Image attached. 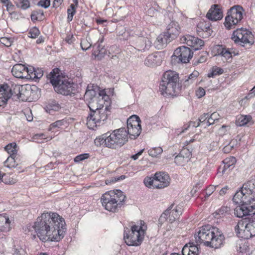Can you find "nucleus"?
Wrapping results in <instances>:
<instances>
[{
  "label": "nucleus",
  "instance_id": "nucleus-1",
  "mask_svg": "<svg viewBox=\"0 0 255 255\" xmlns=\"http://www.w3.org/2000/svg\"><path fill=\"white\" fill-rule=\"evenodd\" d=\"M37 236L43 242H58L66 231L65 220L56 213H44L38 217L33 226Z\"/></svg>",
  "mask_w": 255,
  "mask_h": 255
},
{
  "label": "nucleus",
  "instance_id": "nucleus-2",
  "mask_svg": "<svg viewBox=\"0 0 255 255\" xmlns=\"http://www.w3.org/2000/svg\"><path fill=\"white\" fill-rule=\"evenodd\" d=\"M196 242L203 244L211 248L217 249L221 247L224 239V236L217 228L207 225L200 228L195 235Z\"/></svg>",
  "mask_w": 255,
  "mask_h": 255
},
{
  "label": "nucleus",
  "instance_id": "nucleus-3",
  "mask_svg": "<svg viewBox=\"0 0 255 255\" xmlns=\"http://www.w3.org/2000/svg\"><path fill=\"white\" fill-rule=\"evenodd\" d=\"M48 78L58 93L65 96H72L76 93V85L68 77L63 75L59 69H54L48 75Z\"/></svg>",
  "mask_w": 255,
  "mask_h": 255
},
{
  "label": "nucleus",
  "instance_id": "nucleus-4",
  "mask_svg": "<svg viewBox=\"0 0 255 255\" xmlns=\"http://www.w3.org/2000/svg\"><path fill=\"white\" fill-rule=\"evenodd\" d=\"M182 86L179 82L178 74L175 71H167L163 75L159 85V91L162 95L176 96L179 94Z\"/></svg>",
  "mask_w": 255,
  "mask_h": 255
},
{
  "label": "nucleus",
  "instance_id": "nucleus-5",
  "mask_svg": "<svg viewBox=\"0 0 255 255\" xmlns=\"http://www.w3.org/2000/svg\"><path fill=\"white\" fill-rule=\"evenodd\" d=\"M126 195L120 190L106 192L101 197L102 206L108 211L118 212L125 201Z\"/></svg>",
  "mask_w": 255,
  "mask_h": 255
},
{
  "label": "nucleus",
  "instance_id": "nucleus-6",
  "mask_svg": "<svg viewBox=\"0 0 255 255\" xmlns=\"http://www.w3.org/2000/svg\"><path fill=\"white\" fill-rule=\"evenodd\" d=\"M235 204H251L255 201V179L245 182L236 192L233 199Z\"/></svg>",
  "mask_w": 255,
  "mask_h": 255
},
{
  "label": "nucleus",
  "instance_id": "nucleus-7",
  "mask_svg": "<svg viewBox=\"0 0 255 255\" xmlns=\"http://www.w3.org/2000/svg\"><path fill=\"white\" fill-rule=\"evenodd\" d=\"M89 108L91 112L87 118V125L90 128H92L98 125L104 124L111 114L110 109L107 106L105 108L103 106L102 108L100 106L95 110L90 106Z\"/></svg>",
  "mask_w": 255,
  "mask_h": 255
},
{
  "label": "nucleus",
  "instance_id": "nucleus-8",
  "mask_svg": "<svg viewBox=\"0 0 255 255\" xmlns=\"http://www.w3.org/2000/svg\"><path fill=\"white\" fill-rule=\"evenodd\" d=\"M145 231L141 227L134 225L130 230L127 228L124 232V240L128 246H137L141 244Z\"/></svg>",
  "mask_w": 255,
  "mask_h": 255
},
{
  "label": "nucleus",
  "instance_id": "nucleus-9",
  "mask_svg": "<svg viewBox=\"0 0 255 255\" xmlns=\"http://www.w3.org/2000/svg\"><path fill=\"white\" fill-rule=\"evenodd\" d=\"M108 145H110L111 148L117 149L122 147L128 141V136L127 128L125 127L115 129L111 133L109 132Z\"/></svg>",
  "mask_w": 255,
  "mask_h": 255
},
{
  "label": "nucleus",
  "instance_id": "nucleus-10",
  "mask_svg": "<svg viewBox=\"0 0 255 255\" xmlns=\"http://www.w3.org/2000/svg\"><path fill=\"white\" fill-rule=\"evenodd\" d=\"M243 7L239 5H235L228 10L224 22V25L227 29L234 28L241 21L243 18Z\"/></svg>",
  "mask_w": 255,
  "mask_h": 255
},
{
  "label": "nucleus",
  "instance_id": "nucleus-11",
  "mask_svg": "<svg viewBox=\"0 0 255 255\" xmlns=\"http://www.w3.org/2000/svg\"><path fill=\"white\" fill-rule=\"evenodd\" d=\"M232 39L235 43L243 47L247 44L252 45L255 42L254 35L252 32L243 28L235 30L232 36Z\"/></svg>",
  "mask_w": 255,
  "mask_h": 255
},
{
  "label": "nucleus",
  "instance_id": "nucleus-12",
  "mask_svg": "<svg viewBox=\"0 0 255 255\" xmlns=\"http://www.w3.org/2000/svg\"><path fill=\"white\" fill-rule=\"evenodd\" d=\"M193 56V52L191 49L185 46L177 48L174 52L171 57L172 64L186 63L189 62Z\"/></svg>",
  "mask_w": 255,
  "mask_h": 255
},
{
  "label": "nucleus",
  "instance_id": "nucleus-13",
  "mask_svg": "<svg viewBox=\"0 0 255 255\" xmlns=\"http://www.w3.org/2000/svg\"><path fill=\"white\" fill-rule=\"evenodd\" d=\"M141 121L136 115H132L127 120V132L131 139L136 138L141 131Z\"/></svg>",
  "mask_w": 255,
  "mask_h": 255
},
{
  "label": "nucleus",
  "instance_id": "nucleus-14",
  "mask_svg": "<svg viewBox=\"0 0 255 255\" xmlns=\"http://www.w3.org/2000/svg\"><path fill=\"white\" fill-rule=\"evenodd\" d=\"M2 86L6 93V97L9 98L12 96H16L17 98H19L22 94L28 95V93L31 92V88L30 87H28L29 90H27L25 88V93H24L22 86L11 82L8 84H3Z\"/></svg>",
  "mask_w": 255,
  "mask_h": 255
},
{
  "label": "nucleus",
  "instance_id": "nucleus-15",
  "mask_svg": "<svg viewBox=\"0 0 255 255\" xmlns=\"http://www.w3.org/2000/svg\"><path fill=\"white\" fill-rule=\"evenodd\" d=\"M239 205L235 209V215L239 218H243L246 216L255 215V204H237Z\"/></svg>",
  "mask_w": 255,
  "mask_h": 255
},
{
  "label": "nucleus",
  "instance_id": "nucleus-16",
  "mask_svg": "<svg viewBox=\"0 0 255 255\" xmlns=\"http://www.w3.org/2000/svg\"><path fill=\"white\" fill-rule=\"evenodd\" d=\"M181 40L187 44V45L192 47L194 50H198L202 48L204 46V42L198 37L187 35L183 36Z\"/></svg>",
  "mask_w": 255,
  "mask_h": 255
},
{
  "label": "nucleus",
  "instance_id": "nucleus-17",
  "mask_svg": "<svg viewBox=\"0 0 255 255\" xmlns=\"http://www.w3.org/2000/svg\"><path fill=\"white\" fill-rule=\"evenodd\" d=\"M210 26L211 23L209 21L200 20L197 25V32L198 35L204 38L210 36L212 32Z\"/></svg>",
  "mask_w": 255,
  "mask_h": 255
},
{
  "label": "nucleus",
  "instance_id": "nucleus-18",
  "mask_svg": "<svg viewBox=\"0 0 255 255\" xmlns=\"http://www.w3.org/2000/svg\"><path fill=\"white\" fill-rule=\"evenodd\" d=\"M155 188L161 189L167 187L170 183V178L165 172H159L155 174Z\"/></svg>",
  "mask_w": 255,
  "mask_h": 255
},
{
  "label": "nucleus",
  "instance_id": "nucleus-19",
  "mask_svg": "<svg viewBox=\"0 0 255 255\" xmlns=\"http://www.w3.org/2000/svg\"><path fill=\"white\" fill-rule=\"evenodd\" d=\"M206 17L208 19L212 21L221 19L223 17V14L221 6L218 4L212 5L207 12Z\"/></svg>",
  "mask_w": 255,
  "mask_h": 255
},
{
  "label": "nucleus",
  "instance_id": "nucleus-20",
  "mask_svg": "<svg viewBox=\"0 0 255 255\" xmlns=\"http://www.w3.org/2000/svg\"><path fill=\"white\" fill-rule=\"evenodd\" d=\"M104 36L102 35L93 46L92 54L98 60H101L106 54V50L104 46L101 45L104 41Z\"/></svg>",
  "mask_w": 255,
  "mask_h": 255
},
{
  "label": "nucleus",
  "instance_id": "nucleus-21",
  "mask_svg": "<svg viewBox=\"0 0 255 255\" xmlns=\"http://www.w3.org/2000/svg\"><path fill=\"white\" fill-rule=\"evenodd\" d=\"M180 30L181 28L178 22L172 21L168 24L166 27V32L165 33L172 40L179 35Z\"/></svg>",
  "mask_w": 255,
  "mask_h": 255
},
{
  "label": "nucleus",
  "instance_id": "nucleus-22",
  "mask_svg": "<svg viewBox=\"0 0 255 255\" xmlns=\"http://www.w3.org/2000/svg\"><path fill=\"white\" fill-rule=\"evenodd\" d=\"M162 61L160 53L156 52L149 55L144 60V64L148 67H153L159 65Z\"/></svg>",
  "mask_w": 255,
  "mask_h": 255
},
{
  "label": "nucleus",
  "instance_id": "nucleus-23",
  "mask_svg": "<svg viewBox=\"0 0 255 255\" xmlns=\"http://www.w3.org/2000/svg\"><path fill=\"white\" fill-rule=\"evenodd\" d=\"M165 211H168V222L172 223L182 214V210L180 207H174V204H171Z\"/></svg>",
  "mask_w": 255,
  "mask_h": 255
},
{
  "label": "nucleus",
  "instance_id": "nucleus-24",
  "mask_svg": "<svg viewBox=\"0 0 255 255\" xmlns=\"http://www.w3.org/2000/svg\"><path fill=\"white\" fill-rule=\"evenodd\" d=\"M191 155V152L189 149L187 148H184L175 156L174 162L177 165H183L188 162Z\"/></svg>",
  "mask_w": 255,
  "mask_h": 255
},
{
  "label": "nucleus",
  "instance_id": "nucleus-25",
  "mask_svg": "<svg viewBox=\"0 0 255 255\" xmlns=\"http://www.w3.org/2000/svg\"><path fill=\"white\" fill-rule=\"evenodd\" d=\"M245 220H246L247 218ZM244 233L246 238H252L255 236V219H250L248 223L245 221Z\"/></svg>",
  "mask_w": 255,
  "mask_h": 255
},
{
  "label": "nucleus",
  "instance_id": "nucleus-26",
  "mask_svg": "<svg viewBox=\"0 0 255 255\" xmlns=\"http://www.w3.org/2000/svg\"><path fill=\"white\" fill-rule=\"evenodd\" d=\"M168 35L164 32L159 34L154 42L155 47L158 49H162L165 47L168 43L171 41Z\"/></svg>",
  "mask_w": 255,
  "mask_h": 255
},
{
  "label": "nucleus",
  "instance_id": "nucleus-27",
  "mask_svg": "<svg viewBox=\"0 0 255 255\" xmlns=\"http://www.w3.org/2000/svg\"><path fill=\"white\" fill-rule=\"evenodd\" d=\"M12 75L17 78H25L26 77L25 66L21 64L14 65L12 69Z\"/></svg>",
  "mask_w": 255,
  "mask_h": 255
},
{
  "label": "nucleus",
  "instance_id": "nucleus-28",
  "mask_svg": "<svg viewBox=\"0 0 255 255\" xmlns=\"http://www.w3.org/2000/svg\"><path fill=\"white\" fill-rule=\"evenodd\" d=\"M183 255H198L199 248L198 245L193 243L185 245L182 250Z\"/></svg>",
  "mask_w": 255,
  "mask_h": 255
},
{
  "label": "nucleus",
  "instance_id": "nucleus-29",
  "mask_svg": "<svg viewBox=\"0 0 255 255\" xmlns=\"http://www.w3.org/2000/svg\"><path fill=\"white\" fill-rule=\"evenodd\" d=\"M236 161V158L233 156H230L225 158L223 161L224 166L222 168V173L224 174L226 171L231 170L234 167Z\"/></svg>",
  "mask_w": 255,
  "mask_h": 255
},
{
  "label": "nucleus",
  "instance_id": "nucleus-30",
  "mask_svg": "<svg viewBox=\"0 0 255 255\" xmlns=\"http://www.w3.org/2000/svg\"><path fill=\"white\" fill-rule=\"evenodd\" d=\"M199 75V73L197 71H194L188 77H185V78L181 81L180 85L182 88H185L192 84L196 79Z\"/></svg>",
  "mask_w": 255,
  "mask_h": 255
},
{
  "label": "nucleus",
  "instance_id": "nucleus-31",
  "mask_svg": "<svg viewBox=\"0 0 255 255\" xmlns=\"http://www.w3.org/2000/svg\"><path fill=\"white\" fill-rule=\"evenodd\" d=\"M10 221L6 215L0 214V231L6 232L10 230Z\"/></svg>",
  "mask_w": 255,
  "mask_h": 255
},
{
  "label": "nucleus",
  "instance_id": "nucleus-32",
  "mask_svg": "<svg viewBox=\"0 0 255 255\" xmlns=\"http://www.w3.org/2000/svg\"><path fill=\"white\" fill-rule=\"evenodd\" d=\"M150 40L145 37H138L136 41V47L138 50L145 51L151 46Z\"/></svg>",
  "mask_w": 255,
  "mask_h": 255
},
{
  "label": "nucleus",
  "instance_id": "nucleus-33",
  "mask_svg": "<svg viewBox=\"0 0 255 255\" xmlns=\"http://www.w3.org/2000/svg\"><path fill=\"white\" fill-rule=\"evenodd\" d=\"M109 132H108L102 136H99L97 137L95 140L94 143L95 145L97 146H99L101 145H104L106 147L111 148L110 145H108V140H109Z\"/></svg>",
  "mask_w": 255,
  "mask_h": 255
},
{
  "label": "nucleus",
  "instance_id": "nucleus-34",
  "mask_svg": "<svg viewBox=\"0 0 255 255\" xmlns=\"http://www.w3.org/2000/svg\"><path fill=\"white\" fill-rule=\"evenodd\" d=\"M254 124L252 118L250 115H242L239 117L237 120V124L239 126H244L248 125V126Z\"/></svg>",
  "mask_w": 255,
  "mask_h": 255
},
{
  "label": "nucleus",
  "instance_id": "nucleus-35",
  "mask_svg": "<svg viewBox=\"0 0 255 255\" xmlns=\"http://www.w3.org/2000/svg\"><path fill=\"white\" fill-rule=\"evenodd\" d=\"M231 214V209L227 206H222L213 214L215 218H219Z\"/></svg>",
  "mask_w": 255,
  "mask_h": 255
},
{
  "label": "nucleus",
  "instance_id": "nucleus-36",
  "mask_svg": "<svg viewBox=\"0 0 255 255\" xmlns=\"http://www.w3.org/2000/svg\"><path fill=\"white\" fill-rule=\"evenodd\" d=\"M14 3L18 8L22 10H25L31 6L29 0H15Z\"/></svg>",
  "mask_w": 255,
  "mask_h": 255
},
{
  "label": "nucleus",
  "instance_id": "nucleus-37",
  "mask_svg": "<svg viewBox=\"0 0 255 255\" xmlns=\"http://www.w3.org/2000/svg\"><path fill=\"white\" fill-rule=\"evenodd\" d=\"M16 155V154H12V155H10L9 157H7L6 161L4 162L5 166L9 168L15 167L17 165V164L16 163V161L15 160Z\"/></svg>",
  "mask_w": 255,
  "mask_h": 255
},
{
  "label": "nucleus",
  "instance_id": "nucleus-38",
  "mask_svg": "<svg viewBox=\"0 0 255 255\" xmlns=\"http://www.w3.org/2000/svg\"><path fill=\"white\" fill-rule=\"evenodd\" d=\"M7 95L2 85H0V107L6 105L7 100L9 99L6 97Z\"/></svg>",
  "mask_w": 255,
  "mask_h": 255
},
{
  "label": "nucleus",
  "instance_id": "nucleus-39",
  "mask_svg": "<svg viewBox=\"0 0 255 255\" xmlns=\"http://www.w3.org/2000/svg\"><path fill=\"white\" fill-rule=\"evenodd\" d=\"M5 150L9 155L16 154L17 152V147L15 142H12L8 144L4 147Z\"/></svg>",
  "mask_w": 255,
  "mask_h": 255
},
{
  "label": "nucleus",
  "instance_id": "nucleus-40",
  "mask_svg": "<svg viewBox=\"0 0 255 255\" xmlns=\"http://www.w3.org/2000/svg\"><path fill=\"white\" fill-rule=\"evenodd\" d=\"M220 115L217 112H214L211 115H209V119L207 121V125H211L220 119Z\"/></svg>",
  "mask_w": 255,
  "mask_h": 255
},
{
  "label": "nucleus",
  "instance_id": "nucleus-41",
  "mask_svg": "<svg viewBox=\"0 0 255 255\" xmlns=\"http://www.w3.org/2000/svg\"><path fill=\"white\" fill-rule=\"evenodd\" d=\"M77 7L74 6L73 5H70L67 9V20L70 22L73 19V16L76 12Z\"/></svg>",
  "mask_w": 255,
  "mask_h": 255
},
{
  "label": "nucleus",
  "instance_id": "nucleus-42",
  "mask_svg": "<svg viewBox=\"0 0 255 255\" xmlns=\"http://www.w3.org/2000/svg\"><path fill=\"white\" fill-rule=\"evenodd\" d=\"M237 140L236 139H233L227 145L223 148V151L225 153H229L237 144Z\"/></svg>",
  "mask_w": 255,
  "mask_h": 255
},
{
  "label": "nucleus",
  "instance_id": "nucleus-43",
  "mask_svg": "<svg viewBox=\"0 0 255 255\" xmlns=\"http://www.w3.org/2000/svg\"><path fill=\"white\" fill-rule=\"evenodd\" d=\"M224 70L222 68L217 67H213L212 71L208 74V77L209 78L214 77L217 75L222 74Z\"/></svg>",
  "mask_w": 255,
  "mask_h": 255
},
{
  "label": "nucleus",
  "instance_id": "nucleus-44",
  "mask_svg": "<svg viewBox=\"0 0 255 255\" xmlns=\"http://www.w3.org/2000/svg\"><path fill=\"white\" fill-rule=\"evenodd\" d=\"M96 95V92L95 90L91 89H87L85 93L84 98L86 100H93V102L96 100L97 101L96 98H95Z\"/></svg>",
  "mask_w": 255,
  "mask_h": 255
},
{
  "label": "nucleus",
  "instance_id": "nucleus-45",
  "mask_svg": "<svg viewBox=\"0 0 255 255\" xmlns=\"http://www.w3.org/2000/svg\"><path fill=\"white\" fill-rule=\"evenodd\" d=\"M163 151L162 148L160 147H154L149 149L148 154L152 157H156L160 154Z\"/></svg>",
  "mask_w": 255,
  "mask_h": 255
},
{
  "label": "nucleus",
  "instance_id": "nucleus-46",
  "mask_svg": "<svg viewBox=\"0 0 255 255\" xmlns=\"http://www.w3.org/2000/svg\"><path fill=\"white\" fill-rule=\"evenodd\" d=\"M245 226V221H241L238 222L237 225L235 227V231L238 236H240L242 231L244 232Z\"/></svg>",
  "mask_w": 255,
  "mask_h": 255
},
{
  "label": "nucleus",
  "instance_id": "nucleus-47",
  "mask_svg": "<svg viewBox=\"0 0 255 255\" xmlns=\"http://www.w3.org/2000/svg\"><path fill=\"white\" fill-rule=\"evenodd\" d=\"M209 119V114H204L201 116L199 118L198 122H200V126H203L204 128H206L209 127L210 125H207V121Z\"/></svg>",
  "mask_w": 255,
  "mask_h": 255
},
{
  "label": "nucleus",
  "instance_id": "nucleus-48",
  "mask_svg": "<svg viewBox=\"0 0 255 255\" xmlns=\"http://www.w3.org/2000/svg\"><path fill=\"white\" fill-rule=\"evenodd\" d=\"M155 175L153 177H146L144 179V183L145 185L149 188L151 187V186H152L153 188H155Z\"/></svg>",
  "mask_w": 255,
  "mask_h": 255
},
{
  "label": "nucleus",
  "instance_id": "nucleus-49",
  "mask_svg": "<svg viewBox=\"0 0 255 255\" xmlns=\"http://www.w3.org/2000/svg\"><path fill=\"white\" fill-rule=\"evenodd\" d=\"M40 34L39 30L36 27L31 28L28 32V37L36 38Z\"/></svg>",
  "mask_w": 255,
  "mask_h": 255
},
{
  "label": "nucleus",
  "instance_id": "nucleus-50",
  "mask_svg": "<svg viewBox=\"0 0 255 255\" xmlns=\"http://www.w3.org/2000/svg\"><path fill=\"white\" fill-rule=\"evenodd\" d=\"M200 126V122L198 121H190L188 125H184L182 128V130L180 132H184L185 130H187L191 127L193 128H197Z\"/></svg>",
  "mask_w": 255,
  "mask_h": 255
},
{
  "label": "nucleus",
  "instance_id": "nucleus-51",
  "mask_svg": "<svg viewBox=\"0 0 255 255\" xmlns=\"http://www.w3.org/2000/svg\"><path fill=\"white\" fill-rule=\"evenodd\" d=\"M81 47L83 50L86 51L89 49L92 46L91 43L87 39H82L81 41Z\"/></svg>",
  "mask_w": 255,
  "mask_h": 255
},
{
  "label": "nucleus",
  "instance_id": "nucleus-52",
  "mask_svg": "<svg viewBox=\"0 0 255 255\" xmlns=\"http://www.w3.org/2000/svg\"><path fill=\"white\" fill-rule=\"evenodd\" d=\"M25 71L27 75H25L26 77L25 78L33 79L35 68L32 66H30L29 67L25 66Z\"/></svg>",
  "mask_w": 255,
  "mask_h": 255
},
{
  "label": "nucleus",
  "instance_id": "nucleus-53",
  "mask_svg": "<svg viewBox=\"0 0 255 255\" xmlns=\"http://www.w3.org/2000/svg\"><path fill=\"white\" fill-rule=\"evenodd\" d=\"M64 123V121L63 120L57 121L50 125L49 130L51 131L52 129L55 128H59L63 125Z\"/></svg>",
  "mask_w": 255,
  "mask_h": 255
},
{
  "label": "nucleus",
  "instance_id": "nucleus-54",
  "mask_svg": "<svg viewBox=\"0 0 255 255\" xmlns=\"http://www.w3.org/2000/svg\"><path fill=\"white\" fill-rule=\"evenodd\" d=\"M213 185H210L207 188L206 190V195L205 196V199L208 198L211 195H212L214 192L215 191L216 187Z\"/></svg>",
  "mask_w": 255,
  "mask_h": 255
},
{
  "label": "nucleus",
  "instance_id": "nucleus-55",
  "mask_svg": "<svg viewBox=\"0 0 255 255\" xmlns=\"http://www.w3.org/2000/svg\"><path fill=\"white\" fill-rule=\"evenodd\" d=\"M168 211H165L160 216L158 220L159 224L161 226L166 221L168 220Z\"/></svg>",
  "mask_w": 255,
  "mask_h": 255
},
{
  "label": "nucleus",
  "instance_id": "nucleus-56",
  "mask_svg": "<svg viewBox=\"0 0 255 255\" xmlns=\"http://www.w3.org/2000/svg\"><path fill=\"white\" fill-rule=\"evenodd\" d=\"M89 157V153H83L81 154L80 155H78L76 156L74 158V161L75 162H79L81 161L84 160L86 159H87Z\"/></svg>",
  "mask_w": 255,
  "mask_h": 255
},
{
  "label": "nucleus",
  "instance_id": "nucleus-57",
  "mask_svg": "<svg viewBox=\"0 0 255 255\" xmlns=\"http://www.w3.org/2000/svg\"><path fill=\"white\" fill-rule=\"evenodd\" d=\"M46 138L45 134L43 133L36 134L33 137V140L38 143L43 142V140L45 139Z\"/></svg>",
  "mask_w": 255,
  "mask_h": 255
},
{
  "label": "nucleus",
  "instance_id": "nucleus-58",
  "mask_svg": "<svg viewBox=\"0 0 255 255\" xmlns=\"http://www.w3.org/2000/svg\"><path fill=\"white\" fill-rule=\"evenodd\" d=\"M0 41L1 44H3L6 47L10 46L12 42V41L10 39V38L7 37H1L0 39Z\"/></svg>",
  "mask_w": 255,
  "mask_h": 255
},
{
  "label": "nucleus",
  "instance_id": "nucleus-59",
  "mask_svg": "<svg viewBox=\"0 0 255 255\" xmlns=\"http://www.w3.org/2000/svg\"><path fill=\"white\" fill-rule=\"evenodd\" d=\"M232 56V52L230 51L229 49L227 48V50L225 51L224 55L222 59L224 62H226L229 59H231Z\"/></svg>",
  "mask_w": 255,
  "mask_h": 255
},
{
  "label": "nucleus",
  "instance_id": "nucleus-60",
  "mask_svg": "<svg viewBox=\"0 0 255 255\" xmlns=\"http://www.w3.org/2000/svg\"><path fill=\"white\" fill-rule=\"evenodd\" d=\"M50 0H40L38 2V5L40 6L45 8H48L50 6Z\"/></svg>",
  "mask_w": 255,
  "mask_h": 255
},
{
  "label": "nucleus",
  "instance_id": "nucleus-61",
  "mask_svg": "<svg viewBox=\"0 0 255 255\" xmlns=\"http://www.w3.org/2000/svg\"><path fill=\"white\" fill-rule=\"evenodd\" d=\"M43 75V71L41 69H35L33 78V79H39Z\"/></svg>",
  "mask_w": 255,
  "mask_h": 255
},
{
  "label": "nucleus",
  "instance_id": "nucleus-62",
  "mask_svg": "<svg viewBox=\"0 0 255 255\" xmlns=\"http://www.w3.org/2000/svg\"><path fill=\"white\" fill-rule=\"evenodd\" d=\"M125 177L126 176L125 175H122V176H121L120 177H119L112 178L110 180H106L105 182H106V184H108L111 183L116 182L118 181H119L120 180H123V179H125Z\"/></svg>",
  "mask_w": 255,
  "mask_h": 255
},
{
  "label": "nucleus",
  "instance_id": "nucleus-63",
  "mask_svg": "<svg viewBox=\"0 0 255 255\" xmlns=\"http://www.w3.org/2000/svg\"><path fill=\"white\" fill-rule=\"evenodd\" d=\"M39 13H41V14L42 15H43V12L40 11V10L39 11H32L30 15L31 20L32 21L36 20L37 19V17L36 15H37V14H38Z\"/></svg>",
  "mask_w": 255,
  "mask_h": 255
},
{
  "label": "nucleus",
  "instance_id": "nucleus-64",
  "mask_svg": "<svg viewBox=\"0 0 255 255\" xmlns=\"http://www.w3.org/2000/svg\"><path fill=\"white\" fill-rule=\"evenodd\" d=\"M75 38L73 35L72 34H68L67 35V36L65 38V41L66 43L71 44L74 42L75 41Z\"/></svg>",
  "mask_w": 255,
  "mask_h": 255
}]
</instances>
